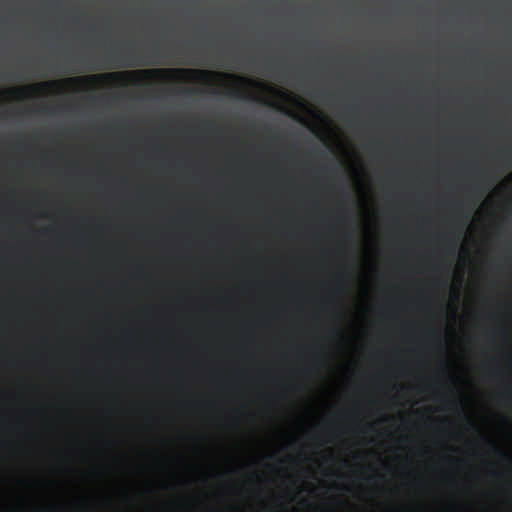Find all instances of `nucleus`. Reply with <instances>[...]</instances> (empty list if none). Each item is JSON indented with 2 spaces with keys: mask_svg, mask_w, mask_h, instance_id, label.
I'll return each instance as SVG.
<instances>
[{
  "mask_svg": "<svg viewBox=\"0 0 512 512\" xmlns=\"http://www.w3.org/2000/svg\"><path fill=\"white\" fill-rule=\"evenodd\" d=\"M135 53L129 52L127 54V61H122L119 63H109L105 66V68H123V67H139L146 65L147 63H140L134 60ZM148 64H156V62H149Z\"/></svg>",
  "mask_w": 512,
  "mask_h": 512,
  "instance_id": "f03ea898",
  "label": "nucleus"
},
{
  "mask_svg": "<svg viewBox=\"0 0 512 512\" xmlns=\"http://www.w3.org/2000/svg\"><path fill=\"white\" fill-rule=\"evenodd\" d=\"M199 75L201 77H210L214 75L213 72L208 70H192V69H146V70H132L125 72H111L100 75H91L85 78L75 77L68 78L62 81H50L38 84L37 87L40 89H46L48 87H58L62 83L75 84L82 82H89L95 84L99 81H116L127 77H144L148 79L163 78L171 75Z\"/></svg>",
  "mask_w": 512,
  "mask_h": 512,
  "instance_id": "f257e3e1",
  "label": "nucleus"
},
{
  "mask_svg": "<svg viewBox=\"0 0 512 512\" xmlns=\"http://www.w3.org/2000/svg\"><path fill=\"white\" fill-rule=\"evenodd\" d=\"M225 76L229 77V78H234V79H237V80H240V81H249L247 78L236 76L234 74H226Z\"/></svg>",
  "mask_w": 512,
  "mask_h": 512,
  "instance_id": "7ed1b4c3",
  "label": "nucleus"
},
{
  "mask_svg": "<svg viewBox=\"0 0 512 512\" xmlns=\"http://www.w3.org/2000/svg\"><path fill=\"white\" fill-rule=\"evenodd\" d=\"M115 58H116V57H113V56H110V55H109V56H107V59H108V60H112V59H115Z\"/></svg>",
  "mask_w": 512,
  "mask_h": 512,
  "instance_id": "20e7f679",
  "label": "nucleus"
}]
</instances>
